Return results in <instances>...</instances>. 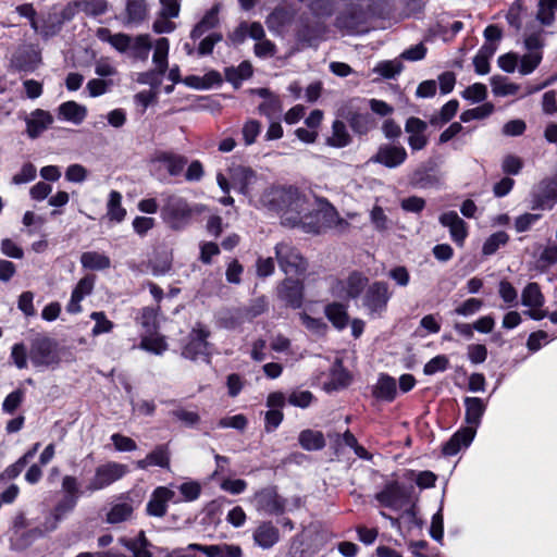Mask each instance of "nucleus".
Segmentation results:
<instances>
[{"mask_svg":"<svg viewBox=\"0 0 557 557\" xmlns=\"http://www.w3.org/2000/svg\"><path fill=\"white\" fill-rule=\"evenodd\" d=\"M256 207L275 212L287 227H300L307 233H317V226L307 222L314 211L312 196L294 185L270 186L263 190Z\"/></svg>","mask_w":557,"mask_h":557,"instance_id":"f257e3e1","label":"nucleus"},{"mask_svg":"<svg viewBox=\"0 0 557 557\" xmlns=\"http://www.w3.org/2000/svg\"><path fill=\"white\" fill-rule=\"evenodd\" d=\"M466 414L465 421L466 428H462L456 432L450 440L443 446V454L446 456L456 455L462 447H468L473 441L476 428L481 423L486 404L478 397H466L465 400Z\"/></svg>","mask_w":557,"mask_h":557,"instance_id":"f03ea898","label":"nucleus"},{"mask_svg":"<svg viewBox=\"0 0 557 557\" xmlns=\"http://www.w3.org/2000/svg\"><path fill=\"white\" fill-rule=\"evenodd\" d=\"M195 212L194 207L185 198L175 194L168 195L161 208L162 220L174 231L187 226Z\"/></svg>","mask_w":557,"mask_h":557,"instance_id":"7ed1b4c3","label":"nucleus"},{"mask_svg":"<svg viewBox=\"0 0 557 557\" xmlns=\"http://www.w3.org/2000/svg\"><path fill=\"white\" fill-rule=\"evenodd\" d=\"M77 503V496H66L64 499L59 502L53 509V513L50 518L45 521L44 529L34 528L27 532H24L21 535L20 543L18 539H12L15 541V545L21 548L27 547L35 540L44 536L46 532L54 531L58 527V523L62 520V518L70 511L74 509Z\"/></svg>","mask_w":557,"mask_h":557,"instance_id":"20e7f679","label":"nucleus"},{"mask_svg":"<svg viewBox=\"0 0 557 557\" xmlns=\"http://www.w3.org/2000/svg\"><path fill=\"white\" fill-rule=\"evenodd\" d=\"M274 249L278 267L286 275H300L307 271V260L292 244L282 242Z\"/></svg>","mask_w":557,"mask_h":557,"instance_id":"39448f33","label":"nucleus"},{"mask_svg":"<svg viewBox=\"0 0 557 557\" xmlns=\"http://www.w3.org/2000/svg\"><path fill=\"white\" fill-rule=\"evenodd\" d=\"M392 297L388 284L383 281L373 282L368 286L362 297V306L372 318L380 317L387 308Z\"/></svg>","mask_w":557,"mask_h":557,"instance_id":"423d86ee","label":"nucleus"},{"mask_svg":"<svg viewBox=\"0 0 557 557\" xmlns=\"http://www.w3.org/2000/svg\"><path fill=\"white\" fill-rule=\"evenodd\" d=\"M128 472L126 465L116 461H108L96 468L94 476L89 480L87 491L103 490L121 480Z\"/></svg>","mask_w":557,"mask_h":557,"instance_id":"0eeeda50","label":"nucleus"},{"mask_svg":"<svg viewBox=\"0 0 557 557\" xmlns=\"http://www.w3.org/2000/svg\"><path fill=\"white\" fill-rule=\"evenodd\" d=\"M29 359L35 367H48L59 362L57 343L48 337H37L32 342Z\"/></svg>","mask_w":557,"mask_h":557,"instance_id":"6e6552de","label":"nucleus"},{"mask_svg":"<svg viewBox=\"0 0 557 557\" xmlns=\"http://www.w3.org/2000/svg\"><path fill=\"white\" fill-rule=\"evenodd\" d=\"M228 173L232 184L238 187L239 193L249 197V201L252 202V194L262 183L257 173L244 165H233L230 168Z\"/></svg>","mask_w":557,"mask_h":557,"instance_id":"1a4fd4ad","label":"nucleus"},{"mask_svg":"<svg viewBox=\"0 0 557 557\" xmlns=\"http://www.w3.org/2000/svg\"><path fill=\"white\" fill-rule=\"evenodd\" d=\"M407 159V151L400 145L383 144L377 148L375 154L370 159L373 163H379L388 169H395L401 165Z\"/></svg>","mask_w":557,"mask_h":557,"instance_id":"9d476101","label":"nucleus"},{"mask_svg":"<svg viewBox=\"0 0 557 557\" xmlns=\"http://www.w3.org/2000/svg\"><path fill=\"white\" fill-rule=\"evenodd\" d=\"M256 508L269 515H281L285 509V502L278 496L274 486H268L253 496Z\"/></svg>","mask_w":557,"mask_h":557,"instance_id":"9b49d317","label":"nucleus"},{"mask_svg":"<svg viewBox=\"0 0 557 557\" xmlns=\"http://www.w3.org/2000/svg\"><path fill=\"white\" fill-rule=\"evenodd\" d=\"M375 499L384 507L400 510L408 502V496L397 481H392L386 483L383 490L375 494Z\"/></svg>","mask_w":557,"mask_h":557,"instance_id":"f8f14e48","label":"nucleus"},{"mask_svg":"<svg viewBox=\"0 0 557 557\" xmlns=\"http://www.w3.org/2000/svg\"><path fill=\"white\" fill-rule=\"evenodd\" d=\"M369 283L366 275L360 272L350 273L345 280H339L333 287V290L339 297L356 299L361 295Z\"/></svg>","mask_w":557,"mask_h":557,"instance_id":"ddd939ff","label":"nucleus"},{"mask_svg":"<svg viewBox=\"0 0 557 557\" xmlns=\"http://www.w3.org/2000/svg\"><path fill=\"white\" fill-rule=\"evenodd\" d=\"M278 298L294 309L300 308L304 301V283L300 280L286 277L277 286Z\"/></svg>","mask_w":557,"mask_h":557,"instance_id":"4468645a","label":"nucleus"},{"mask_svg":"<svg viewBox=\"0 0 557 557\" xmlns=\"http://www.w3.org/2000/svg\"><path fill=\"white\" fill-rule=\"evenodd\" d=\"M209 331L202 327L201 324H197L189 334V342L184 347L182 355L185 358L195 360L199 356L208 355V342Z\"/></svg>","mask_w":557,"mask_h":557,"instance_id":"2eb2a0df","label":"nucleus"},{"mask_svg":"<svg viewBox=\"0 0 557 557\" xmlns=\"http://www.w3.org/2000/svg\"><path fill=\"white\" fill-rule=\"evenodd\" d=\"M426 129L428 123L419 117L411 116L406 121L405 132L409 134L408 145L412 150H422L428 145Z\"/></svg>","mask_w":557,"mask_h":557,"instance_id":"dca6fc26","label":"nucleus"},{"mask_svg":"<svg viewBox=\"0 0 557 557\" xmlns=\"http://www.w3.org/2000/svg\"><path fill=\"white\" fill-rule=\"evenodd\" d=\"M174 491L165 487H157L147 504V513L153 517H163L166 513L168 503L174 497Z\"/></svg>","mask_w":557,"mask_h":557,"instance_id":"f3484780","label":"nucleus"},{"mask_svg":"<svg viewBox=\"0 0 557 557\" xmlns=\"http://www.w3.org/2000/svg\"><path fill=\"white\" fill-rule=\"evenodd\" d=\"M95 275H86L78 281L72 292L71 300L66 306L70 313H78L82 310L81 301L91 294L95 285Z\"/></svg>","mask_w":557,"mask_h":557,"instance_id":"a211bd4d","label":"nucleus"},{"mask_svg":"<svg viewBox=\"0 0 557 557\" xmlns=\"http://www.w3.org/2000/svg\"><path fill=\"white\" fill-rule=\"evenodd\" d=\"M440 222L449 228L453 240L461 246L468 235L465 221L455 211H449L440 216Z\"/></svg>","mask_w":557,"mask_h":557,"instance_id":"6ab92c4d","label":"nucleus"},{"mask_svg":"<svg viewBox=\"0 0 557 557\" xmlns=\"http://www.w3.org/2000/svg\"><path fill=\"white\" fill-rule=\"evenodd\" d=\"M53 123L50 112L36 109L26 119V132L29 137L36 138Z\"/></svg>","mask_w":557,"mask_h":557,"instance_id":"aec40b11","label":"nucleus"},{"mask_svg":"<svg viewBox=\"0 0 557 557\" xmlns=\"http://www.w3.org/2000/svg\"><path fill=\"white\" fill-rule=\"evenodd\" d=\"M189 550H199L207 557H242V549L237 545L219 544V545H201L189 544Z\"/></svg>","mask_w":557,"mask_h":557,"instance_id":"412c9836","label":"nucleus"},{"mask_svg":"<svg viewBox=\"0 0 557 557\" xmlns=\"http://www.w3.org/2000/svg\"><path fill=\"white\" fill-rule=\"evenodd\" d=\"M253 540L261 548L269 549L280 541V531L272 522H262L253 531Z\"/></svg>","mask_w":557,"mask_h":557,"instance_id":"4be33fe9","label":"nucleus"},{"mask_svg":"<svg viewBox=\"0 0 557 557\" xmlns=\"http://www.w3.org/2000/svg\"><path fill=\"white\" fill-rule=\"evenodd\" d=\"M150 466L170 468V453L166 445H158L144 459L136 461V467L143 470Z\"/></svg>","mask_w":557,"mask_h":557,"instance_id":"5701e85b","label":"nucleus"},{"mask_svg":"<svg viewBox=\"0 0 557 557\" xmlns=\"http://www.w3.org/2000/svg\"><path fill=\"white\" fill-rule=\"evenodd\" d=\"M96 36L101 41L109 42L119 52H126L132 46V36L124 33L111 34L106 27L98 28Z\"/></svg>","mask_w":557,"mask_h":557,"instance_id":"b1692460","label":"nucleus"},{"mask_svg":"<svg viewBox=\"0 0 557 557\" xmlns=\"http://www.w3.org/2000/svg\"><path fill=\"white\" fill-rule=\"evenodd\" d=\"M344 117L358 135H366L376 126L374 117L369 113L352 112L344 115Z\"/></svg>","mask_w":557,"mask_h":557,"instance_id":"393cba45","label":"nucleus"},{"mask_svg":"<svg viewBox=\"0 0 557 557\" xmlns=\"http://www.w3.org/2000/svg\"><path fill=\"white\" fill-rule=\"evenodd\" d=\"M220 5H213L198 22L190 33V37L196 40L203 36L209 30L213 29L219 24Z\"/></svg>","mask_w":557,"mask_h":557,"instance_id":"a878e982","label":"nucleus"},{"mask_svg":"<svg viewBox=\"0 0 557 557\" xmlns=\"http://www.w3.org/2000/svg\"><path fill=\"white\" fill-rule=\"evenodd\" d=\"M377 399L392 401L397 395L396 380L387 374H382L373 389Z\"/></svg>","mask_w":557,"mask_h":557,"instance_id":"bb28decb","label":"nucleus"},{"mask_svg":"<svg viewBox=\"0 0 557 557\" xmlns=\"http://www.w3.org/2000/svg\"><path fill=\"white\" fill-rule=\"evenodd\" d=\"M350 143L351 136L345 123L341 120H335L332 124V134L326 138V145L333 148H344Z\"/></svg>","mask_w":557,"mask_h":557,"instance_id":"cd10ccee","label":"nucleus"},{"mask_svg":"<svg viewBox=\"0 0 557 557\" xmlns=\"http://www.w3.org/2000/svg\"><path fill=\"white\" fill-rule=\"evenodd\" d=\"M37 55L27 48H18L11 58V66L17 71L29 72L36 66Z\"/></svg>","mask_w":557,"mask_h":557,"instance_id":"c85d7f7f","label":"nucleus"},{"mask_svg":"<svg viewBox=\"0 0 557 557\" xmlns=\"http://www.w3.org/2000/svg\"><path fill=\"white\" fill-rule=\"evenodd\" d=\"M59 115L74 124H81L87 115V109L75 101H66L59 109Z\"/></svg>","mask_w":557,"mask_h":557,"instance_id":"c756f323","label":"nucleus"},{"mask_svg":"<svg viewBox=\"0 0 557 557\" xmlns=\"http://www.w3.org/2000/svg\"><path fill=\"white\" fill-rule=\"evenodd\" d=\"M325 315L334 327L343 330L348 324V313L346 307L339 302H333L325 307Z\"/></svg>","mask_w":557,"mask_h":557,"instance_id":"7c9ffc66","label":"nucleus"},{"mask_svg":"<svg viewBox=\"0 0 557 557\" xmlns=\"http://www.w3.org/2000/svg\"><path fill=\"white\" fill-rule=\"evenodd\" d=\"M300 446L306 450H320L325 446V438L322 432L304 430L298 437Z\"/></svg>","mask_w":557,"mask_h":557,"instance_id":"2f4dec72","label":"nucleus"},{"mask_svg":"<svg viewBox=\"0 0 557 557\" xmlns=\"http://www.w3.org/2000/svg\"><path fill=\"white\" fill-rule=\"evenodd\" d=\"M81 263L85 269L106 270L110 268V258L97 251H86L81 256Z\"/></svg>","mask_w":557,"mask_h":557,"instance_id":"473e14b6","label":"nucleus"},{"mask_svg":"<svg viewBox=\"0 0 557 557\" xmlns=\"http://www.w3.org/2000/svg\"><path fill=\"white\" fill-rule=\"evenodd\" d=\"M157 161L163 163L170 175L176 176L182 173L187 164V159L183 156L172 152H162L157 157Z\"/></svg>","mask_w":557,"mask_h":557,"instance_id":"72a5a7b5","label":"nucleus"},{"mask_svg":"<svg viewBox=\"0 0 557 557\" xmlns=\"http://www.w3.org/2000/svg\"><path fill=\"white\" fill-rule=\"evenodd\" d=\"M122 195L112 190L109 195V200L107 205V215L110 221L122 222L126 215V210L122 207Z\"/></svg>","mask_w":557,"mask_h":557,"instance_id":"f704fd0d","label":"nucleus"},{"mask_svg":"<svg viewBox=\"0 0 557 557\" xmlns=\"http://www.w3.org/2000/svg\"><path fill=\"white\" fill-rule=\"evenodd\" d=\"M151 48L152 44L149 35L144 34L132 38V46L128 50H131L133 58L145 61L148 59Z\"/></svg>","mask_w":557,"mask_h":557,"instance_id":"c9c22d12","label":"nucleus"},{"mask_svg":"<svg viewBox=\"0 0 557 557\" xmlns=\"http://www.w3.org/2000/svg\"><path fill=\"white\" fill-rule=\"evenodd\" d=\"M522 305L529 308H541L544 304V296L536 283H529L522 290Z\"/></svg>","mask_w":557,"mask_h":557,"instance_id":"e433bc0d","label":"nucleus"},{"mask_svg":"<svg viewBox=\"0 0 557 557\" xmlns=\"http://www.w3.org/2000/svg\"><path fill=\"white\" fill-rule=\"evenodd\" d=\"M169 40L164 37L156 41L152 61L159 70V74H164L168 70Z\"/></svg>","mask_w":557,"mask_h":557,"instance_id":"4c0bfd02","label":"nucleus"},{"mask_svg":"<svg viewBox=\"0 0 557 557\" xmlns=\"http://www.w3.org/2000/svg\"><path fill=\"white\" fill-rule=\"evenodd\" d=\"M491 86L493 94L498 97L516 95L520 89L519 85L510 83L507 77L500 75L491 78Z\"/></svg>","mask_w":557,"mask_h":557,"instance_id":"58836bf2","label":"nucleus"},{"mask_svg":"<svg viewBox=\"0 0 557 557\" xmlns=\"http://www.w3.org/2000/svg\"><path fill=\"white\" fill-rule=\"evenodd\" d=\"M557 12V0H540L536 13V20L545 26H549L555 22V13Z\"/></svg>","mask_w":557,"mask_h":557,"instance_id":"ea45409f","label":"nucleus"},{"mask_svg":"<svg viewBox=\"0 0 557 557\" xmlns=\"http://www.w3.org/2000/svg\"><path fill=\"white\" fill-rule=\"evenodd\" d=\"M127 23H140L147 16V4L145 0H127L126 4Z\"/></svg>","mask_w":557,"mask_h":557,"instance_id":"a19ab883","label":"nucleus"},{"mask_svg":"<svg viewBox=\"0 0 557 557\" xmlns=\"http://www.w3.org/2000/svg\"><path fill=\"white\" fill-rule=\"evenodd\" d=\"M290 14L282 7L275 8L267 17L265 24L270 30L278 32L290 22Z\"/></svg>","mask_w":557,"mask_h":557,"instance_id":"79ce46f5","label":"nucleus"},{"mask_svg":"<svg viewBox=\"0 0 557 557\" xmlns=\"http://www.w3.org/2000/svg\"><path fill=\"white\" fill-rule=\"evenodd\" d=\"M543 59V52L542 51H531L524 53L519 59V66L518 71L521 75H528L531 74L541 63Z\"/></svg>","mask_w":557,"mask_h":557,"instance_id":"37998d69","label":"nucleus"},{"mask_svg":"<svg viewBox=\"0 0 557 557\" xmlns=\"http://www.w3.org/2000/svg\"><path fill=\"white\" fill-rule=\"evenodd\" d=\"M133 513V506L128 503H120L112 506L107 513V522L111 524L127 520Z\"/></svg>","mask_w":557,"mask_h":557,"instance_id":"c03bdc74","label":"nucleus"},{"mask_svg":"<svg viewBox=\"0 0 557 557\" xmlns=\"http://www.w3.org/2000/svg\"><path fill=\"white\" fill-rule=\"evenodd\" d=\"M494 112V104L485 102L476 108L463 111L460 114V120L463 123H468L472 120H482L490 116Z\"/></svg>","mask_w":557,"mask_h":557,"instance_id":"a18cd8bd","label":"nucleus"},{"mask_svg":"<svg viewBox=\"0 0 557 557\" xmlns=\"http://www.w3.org/2000/svg\"><path fill=\"white\" fill-rule=\"evenodd\" d=\"M458 108L459 102L457 100H449L442 107L438 115L431 116L430 124L438 125L448 123L456 115Z\"/></svg>","mask_w":557,"mask_h":557,"instance_id":"49530a36","label":"nucleus"},{"mask_svg":"<svg viewBox=\"0 0 557 557\" xmlns=\"http://www.w3.org/2000/svg\"><path fill=\"white\" fill-rule=\"evenodd\" d=\"M252 75V66L249 62H243L237 67H228L225 70V77L233 84H238L243 79H247Z\"/></svg>","mask_w":557,"mask_h":557,"instance_id":"de8ad7c7","label":"nucleus"},{"mask_svg":"<svg viewBox=\"0 0 557 557\" xmlns=\"http://www.w3.org/2000/svg\"><path fill=\"white\" fill-rule=\"evenodd\" d=\"M139 347L154 355H161L166 350L168 344L162 336H144Z\"/></svg>","mask_w":557,"mask_h":557,"instance_id":"09e8293b","label":"nucleus"},{"mask_svg":"<svg viewBox=\"0 0 557 557\" xmlns=\"http://www.w3.org/2000/svg\"><path fill=\"white\" fill-rule=\"evenodd\" d=\"M350 380L349 373L343 369L341 362H337L332 370L329 385L333 389H339L346 387L350 383Z\"/></svg>","mask_w":557,"mask_h":557,"instance_id":"8fccbe9b","label":"nucleus"},{"mask_svg":"<svg viewBox=\"0 0 557 557\" xmlns=\"http://www.w3.org/2000/svg\"><path fill=\"white\" fill-rule=\"evenodd\" d=\"M403 71V63L395 59L389 61L380 62L375 67L374 72L383 76L384 78H394Z\"/></svg>","mask_w":557,"mask_h":557,"instance_id":"3c124183","label":"nucleus"},{"mask_svg":"<svg viewBox=\"0 0 557 557\" xmlns=\"http://www.w3.org/2000/svg\"><path fill=\"white\" fill-rule=\"evenodd\" d=\"M77 5L82 12L90 16L102 15L108 9L106 0H82Z\"/></svg>","mask_w":557,"mask_h":557,"instance_id":"603ef678","label":"nucleus"},{"mask_svg":"<svg viewBox=\"0 0 557 557\" xmlns=\"http://www.w3.org/2000/svg\"><path fill=\"white\" fill-rule=\"evenodd\" d=\"M508 239L507 233L503 231L494 233L485 240L482 252L486 256L493 255L500 246H504Z\"/></svg>","mask_w":557,"mask_h":557,"instance_id":"864d4df0","label":"nucleus"},{"mask_svg":"<svg viewBox=\"0 0 557 557\" xmlns=\"http://www.w3.org/2000/svg\"><path fill=\"white\" fill-rule=\"evenodd\" d=\"M261 132V123L257 120H248L242 129L245 145H252Z\"/></svg>","mask_w":557,"mask_h":557,"instance_id":"5fc2aeb1","label":"nucleus"},{"mask_svg":"<svg viewBox=\"0 0 557 557\" xmlns=\"http://www.w3.org/2000/svg\"><path fill=\"white\" fill-rule=\"evenodd\" d=\"M448 358L445 355H438L425 363L423 373L425 375H433L436 372L445 371L448 368Z\"/></svg>","mask_w":557,"mask_h":557,"instance_id":"6e6d98bb","label":"nucleus"},{"mask_svg":"<svg viewBox=\"0 0 557 557\" xmlns=\"http://www.w3.org/2000/svg\"><path fill=\"white\" fill-rule=\"evenodd\" d=\"M301 323L312 333L323 335L327 329L325 322L320 318L310 317L307 313H300Z\"/></svg>","mask_w":557,"mask_h":557,"instance_id":"4d7b16f0","label":"nucleus"},{"mask_svg":"<svg viewBox=\"0 0 557 557\" xmlns=\"http://www.w3.org/2000/svg\"><path fill=\"white\" fill-rule=\"evenodd\" d=\"M90 318L95 321V326L92 329L94 335L108 333L113 327V323L110 320H108L106 314L101 311L92 312L90 314Z\"/></svg>","mask_w":557,"mask_h":557,"instance_id":"13d9d810","label":"nucleus"},{"mask_svg":"<svg viewBox=\"0 0 557 557\" xmlns=\"http://www.w3.org/2000/svg\"><path fill=\"white\" fill-rule=\"evenodd\" d=\"M370 220L376 231L383 232L388 228L389 220L380 206H374L370 212Z\"/></svg>","mask_w":557,"mask_h":557,"instance_id":"bf43d9fd","label":"nucleus"},{"mask_svg":"<svg viewBox=\"0 0 557 557\" xmlns=\"http://www.w3.org/2000/svg\"><path fill=\"white\" fill-rule=\"evenodd\" d=\"M483 306V301L478 298H469L458 306L454 312L458 315L469 317L478 312Z\"/></svg>","mask_w":557,"mask_h":557,"instance_id":"052dcab7","label":"nucleus"},{"mask_svg":"<svg viewBox=\"0 0 557 557\" xmlns=\"http://www.w3.org/2000/svg\"><path fill=\"white\" fill-rule=\"evenodd\" d=\"M487 96L486 86L481 83H475L469 86L463 92L462 97L473 102L483 101Z\"/></svg>","mask_w":557,"mask_h":557,"instance_id":"680f3d73","label":"nucleus"},{"mask_svg":"<svg viewBox=\"0 0 557 557\" xmlns=\"http://www.w3.org/2000/svg\"><path fill=\"white\" fill-rule=\"evenodd\" d=\"M37 170L34 164L25 163L18 173L12 177V183L15 185L25 184L35 180Z\"/></svg>","mask_w":557,"mask_h":557,"instance_id":"e2e57ef3","label":"nucleus"},{"mask_svg":"<svg viewBox=\"0 0 557 557\" xmlns=\"http://www.w3.org/2000/svg\"><path fill=\"white\" fill-rule=\"evenodd\" d=\"M543 47H544V32L542 29L525 35L524 48L528 50V52L542 51Z\"/></svg>","mask_w":557,"mask_h":557,"instance_id":"0e129e2a","label":"nucleus"},{"mask_svg":"<svg viewBox=\"0 0 557 557\" xmlns=\"http://www.w3.org/2000/svg\"><path fill=\"white\" fill-rule=\"evenodd\" d=\"M111 441L119 451H134L137 449V444L133 438L120 433H114L111 436Z\"/></svg>","mask_w":557,"mask_h":557,"instance_id":"69168bd1","label":"nucleus"},{"mask_svg":"<svg viewBox=\"0 0 557 557\" xmlns=\"http://www.w3.org/2000/svg\"><path fill=\"white\" fill-rule=\"evenodd\" d=\"M87 175V169L78 163L71 164L65 171V178L71 183H83Z\"/></svg>","mask_w":557,"mask_h":557,"instance_id":"338daca9","label":"nucleus"},{"mask_svg":"<svg viewBox=\"0 0 557 557\" xmlns=\"http://www.w3.org/2000/svg\"><path fill=\"white\" fill-rule=\"evenodd\" d=\"M223 36L221 33H212L203 38L198 47V53L200 55H207L212 53L214 46L222 41Z\"/></svg>","mask_w":557,"mask_h":557,"instance_id":"774afa93","label":"nucleus"}]
</instances>
